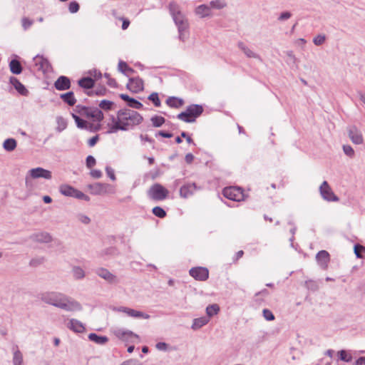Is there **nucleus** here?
Instances as JSON below:
<instances>
[{
  "mask_svg": "<svg viewBox=\"0 0 365 365\" xmlns=\"http://www.w3.org/2000/svg\"><path fill=\"white\" fill-rule=\"evenodd\" d=\"M195 13L201 18H204L210 15V7L205 4H201L195 9Z\"/></svg>",
  "mask_w": 365,
  "mask_h": 365,
  "instance_id": "nucleus-31",
  "label": "nucleus"
},
{
  "mask_svg": "<svg viewBox=\"0 0 365 365\" xmlns=\"http://www.w3.org/2000/svg\"><path fill=\"white\" fill-rule=\"evenodd\" d=\"M85 110H87V106H82V105L76 106V108L74 109L75 112L78 113L81 115H82V114Z\"/></svg>",
  "mask_w": 365,
  "mask_h": 365,
  "instance_id": "nucleus-64",
  "label": "nucleus"
},
{
  "mask_svg": "<svg viewBox=\"0 0 365 365\" xmlns=\"http://www.w3.org/2000/svg\"><path fill=\"white\" fill-rule=\"evenodd\" d=\"M161 136L163 138H172L173 134L172 133H170V132H167V131H165V130H159L158 133H156L155 134V136Z\"/></svg>",
  "mask_w": 365,
  "mask_h": 365,
  "instance_id": "nucleus-59",
  "label": "nucleus"
},
{
  "mask_svg": "<svg viewBox=\"0 0 365 365\" xmlns=\"http://www.w3.org/2000/svg\"><path fill=\"white\" fill-rule=\"evenodd\" d=\"M344 153L349 157H352L354 155V150L351 146L349 145H343Z\"/></svg>",
  "mask_w": 365,
  "mask_h": 365,
  "instance_id": "nucleus-56",
  "label": "nucleus"
},
{
  "mask_svg": "<svg viewBox=\"0 0 365 365\" xmlns=\"http://www.w3.org/2000/svg\"><path fill=\"white\" fill-rule=\"evenodd\" d=\"M68 328L76 333H83L85 331V327L80 321L71 319L67 325Z\"/></svg>",
  "mask_w": 365,
  "mask_h": 365,
  "instance_id": "nucleus-24",
  "label": "nucleus"
},
{
  "mask_svg": "<svg viewBox=\"0 0 365 365\" xmlns=\"http://www.w3.org/2000/svg\"><path fill=\"white\" fill-rule=\"evenodd\" d=\"M33 62L36 69L43 73L48 72L51 68L49 61L42 56L36 55L33 58Z\"/></svg>",
  "mask_w": 365,
  "mask_h": 365,
  "instance_id": "nucleus-11",
  "label": "nucleus"
},
{
  "mask_svg": "<svg viewBox=\"0 0 365 365\" xmlns=\"http://www.w3.org/2000/svg\"><path fill=\"white\" fill-rule=\"evenodd\" d=\"M348 135L351 142L356 145L362 144L364 138L361 130L354 125L347 127Z\"/></svg>",
  "mask_w": 365,
  "mask_h": 365,
  "instance_id": "nucleus-9",
  "label": "nucleus"
},
{
  "mask_svg": "<svg viewBox=\"0 0 365 365\" xmlns=\"http://www.w3.org/2000/svg\"><path fill=\"white\" fill-rule=\"evenodd\" d=\"M148 99L150 101L155 107H160L161 105V102L158 93H152L150 95H149Z\"/></svg>",
  "mask_w": 365,
  "mask_h": 365,
  "instance_id": "nucleus-44",
  "label": "nucleus"
},
{
  "mask_svg": "<svg viewBox=\"0 0 365 365\" xmlns=\"http://www.w3.org/2000/svg\"><path fill=\"white\" fill-rule=\"evenodd\" d=\"M29 238L34 242L40 243H48L52 241L51 235L46 232H41L32 234Z\"/></svg>",
  "mask_w": 365,
  "mask_h": 365,
  "instance_id": "nucleus-17",
  "label": "nucleus"
},
{
  "mask_svg": "<svg viewBox=\"0 0 365 365\" xmlns=\"http://www.w3.org/2000/svg\"><path fill=\"white\" fill-rule=\"evenodd\" d=\"M45 258L43 257L33 258L30 260L29 265L31 267H36L43 264Z\"/></svg>",
  "mask_w": 365,
  "mask_h": 365,
  "instance_id": "nucleus-49",
  "label": "nucleus"
},
{
  "mask_svg": "<svg viewBox=\"0 0 365 365\" xmlns=\"http://www.w3.org/2000/svg\"><path fill=\"white\" fill-rule=\"evenodd\" d=\"M105 92H106V88H97L94 91H88L87 92V94L88 96H91L92 95L93 93H95L96 95L97 96H103L105 94Z\"/></svg>",
  "mask_w": 365,
  "mask_h": 365,
  "instance_id": "nucleus-61",
  "label": "nucleus"
},
{
  "mask_svg": "<svg viewBox=\"0 0 365 365\" xmlns=\"http://www.w3.org/2000/svg\"><path fill=\"white\" fill-rule=\"evenodd\" d=\"M22 26L24 30H27L31 27V26L34 24V21L29 19V18L24 17L22 19Z\"/></svg>",
  "mask_w": 365,
  "mask_h": 365,
  "instance_id": "nucleus-55",
  "label": "nucleus"
},
{
  "mask_svg": "<svg viewBox=\"0 0 365 365\" xmlns=\"http://www.w3.org/2000/svg\"><path fill=\"white\" fill-rule=\"evenodd\" d=\"M101 129V124L98 122L97 124L94 125L93 123H88L87 127V130L90 132L95 133L98 132Z\"/></svg>",
  "mask_w": 365,
  "mask_h": 365,
  "instance_id": "nucleus-52",
  "label": "nucleus"
},
{
  "mask_svg": "<svg viewBox=\"0 0 365 365\" xmlns=\"http://www.w3.org/2000/svg\"><path fill=\"white\" fill-rule=\"evenodd\" d=\"M10 83L14 87L16 91L24 96H27L29 95V91L23 85L17 78L14 76H11L9 78Z\"/></svg>",
  "mask_w": 365,
  "mask_h": 365,
  "instance_id": "nucleus-20",
  "label": "nucleus"
},
{
  "mask_svg": "<svg viewBox=\"0 0 365 365\" xmlns=\"http://www.w3.org/2000/svg\"><path fill=\"white\" fill-rule=\"evenodd\" d=\"M90 175L92 178L98 179L102 177V172L100 170H92Z\"/></svg>",
  "mask_w": 365,
  "mask_h": 365,
  "instance_id": "nucleus-62",
  "label": "nucleus"
},
{
  "mask_svg": "<svg viewBox=\"0 0 365 365\" xmlns=\"http://www.w3.org/2000/svg\"><path fill=\"white\" fill-rule=\"evenodd\" d=\"M9 68L13 74L19 75L22 72L23 67L17 59H12L9 63Z\"/></svg>",
  "mask_w": 365,
  "mask_h": 365,
  "instance_id": "nucleus-30",
  "label": "nucleus"
},
{
  "mask_svg": "<svg viewBox=\"0 0 365 365\" xmlns=\"http://www.w3.org/2000/svg\"><path fill=\"white\" fill-rule=\"evenodd\" d=\"M197 186L195 182L182 185L180 189V195L183 198H187L193 194Z\"/></svg>",
  "mask_w": 365,
  "mask_h": 365,
  "instance_id": "nucleus-23",
  "label": "nucleus"
},
{
  "mask_svg": "<svg viewBox=\"0 0 365 365\" xmlns=\"http://www.w3.org/2000/svg\"><path fill=\"white\" fill-rule=\"evenodd\" d=\"M79 4L76 1H71L68 5V10L71 14H75L79 10Z\"/></svg>",
  "mask_w": 365,
  "mask_h": 365,
  "instance_id": "nucleus-53",
  "label": "nucleus"
},
{
  "mask_svg": "<svg viewBox=\"0 0 365 365\" xmlns=\"http://www.w3.org/2000/svg\"><path fill=\"white\" fill-rule=\"evenodd\" d=\"M23 362V356L21 351L17 349L14 352L13 364L14 365H21Z\"/></svg>",
  "mask_w": 365,
  "mask_h": 365,
  "instance_id": "nucleus-41",
  "label": "nucleus"
},
{
  "mask_svg": "<svg viewBox=\"0 0 365 365\" xmlns=\"http://www.w3.org/2000/svg\"><path fill=\"white\" fill-rule=\"evenodd\" d=\"M152 212L155 216L159 218H163L166 216L165 210L160 206L154 207L152 210Z\"/></svg>",
  "mask_w": 365,
  "mask_h": 365,
  "instance_id": "nucleus-42",
  "label": "nucleus"
},
{
  "mask_svg": "<svg viewBox=\"0 0 365 365\" xmlns=\"http://www.w3.org/2000/svg\"><path fill=\"white\" fill-rule=\"evenodd\" d=\"M113 125L110 126L107 133H115L118 130L126 131L138 125L143 120V116L137 111L128 108L119 110L117 118L111 116Z\"/></svg>",
  "mask_w": 365,
  "mask_h": 365,
  "instance_id": "nucleus-1",
  "label": "nucleus"
},
{
  "mask_svg": "<svg viewBox=\"0 0 365 365\" xmlns=\"http://www.w3.org/2000/svg\"><path fill=\"white\" fill-rule=\"evenodd\" d=\"M305 286L308 289L313 292H315L319 289L317 283L315 281L311 279L307 280L305 282Z\"/></svg>",
  "mask_w": 365,
  "mask_h": 365,
  "instance_id": "nucleus-48",
  "label": "nucleus"
},
{
  "mask_svg": "<svg viewBox=\"0 0 365 365\" xmlns=\"http://www.w3.org/2000/svg\"><path fill=\"white\" fill-rule=\"evenodd\" d=\"M118 70L123 74H126V72L129 73H135L134 69L129 67L127 63L123 61H120L118 63Z\"/></svg>",
  "mask_w": 365,
  "mask_h": 365,
  "instance_id": "nucleus-39",
  "label": "nucleus"
},
{
  "mask_svg": "<svg viewBox=\"0 0 365 365\" xmlns=\"http://www.w3.org/2000/svg\"><path fill=\"white\" fill-rule=\"evenodd\" d=\"M291 16L292 14L289 11H283L279 14L277 20L279 21H284L289 19Z\"/></svg>",
  "mask_w": 365,
  "mask_h": 365,
  "instance_id": "nucleus-57",
  "label": "nucleus"
},
{
  "mask_svg": "<svg viewBox=\"0 0 365 365\" xmlns=\"http://www.w3.org/2000/svg\"><path fill=\"white\" fill-rule=\"evenodd\" d=\"M56 123H57V127H56V130L58 133L62 132L67 128V125H68L67 120L62 116H58L56 118Z\"/></svg>",
  "mask_w": 365,
  "mask_h": 365,
  "instance_id": "nucleus-37",
  "label": "nucleus"
},
{
  "mask_svg": "<svg viewBox=\"0 0 365 365\" xmlns=\"http://www.w3.org/2000/svg\"><path fill=\"white\" fill-rule=\"evenodd\" d=\"M113 102L108 100H102L99 103V107L105 110H110L112 109Z\"/></svg>",
  "mask_w": 365,
  "mask_h": 365,
  "instance_id": "nucleus-45",
  "label": "nucleus"
},
{
  "mask_svg": "<svg viewBox=\"0 0 365 365\" xmlns=\"http://www.w3.org/2000/svg\"><path fill=\"white\" fill-rule=\"evenodd\" d=\"M120 365H141V363L137 359H130L124 361Z\"/></svg>",
  "mask_w": 365,
  "mask_h": 365,
  "instance_id": "nucleus-58",
  "label": "nucleus"
},
{
  "mask_svg": "<svg viewBox=\"0 0 365 365\" xmlns=\"http://www.w3.org/2000/svg\"><path fill=\"white\" fill-rule=\"evenodd\" d=\"M262 314L264 318L267 321H273L274 319V315L268 309H264L262 310Z\"/></svg>",
  "mask_w": 365,
  "mask_h": 365,
  "instance_id": "nucleus-51",
  "label": "nucleus"
},
{
  "mask_svg": "<svg viewBox=\"0 0 365 365\" xmlns=\"http://www.w3.org/2000/svg\"><path fill=\"white\" fill-rule=\"evenodd\" d=\"M119 96L123 101H125L127 105L130 108L141 109L143 107V105L140 101L130 97L128 94L121 93Z\"/></svg>",
  "mask_w": 365,
  "mask_h": 365,
  "instance_id": "nucleus-21",
  "label": "nucleus"
},
{
  "mask_svg": "<svg viewBox=\"0 0 365 365\" xmlns=\"http://www.w3.org/2000/svg\"><path fill=\"white\" fill-rule=\"evenodd\" d=\"M189 274L195 279L198 281H205L209 277V271L204 267H192L190 269Z\"/></svg>",
  "mask_w": 365,
  "mask_h": 365,
  "instance_id": "nucleus-10",
  "label": "nucleus"
},
{
  "mask_svg": "<svg viewBox=\"0 0 365 365\" xmlns=\"http://www.w3.org/2000/svg\"><path fill=\"white\" fill-rule=\"evenodd\" d=\"M203 111L204 108L202 105L191 104L187 107L185 111L180 113L177 118L185 123H194Z\"/></svg>",
  "mask_w": 365,
  "mask_h": 365,
  "instance_id": "nucleus-4",
  "label": "nucleus"
},
{
  "mask_svg": "<svg viewBox=\"0 0 365 365\" xmlns=\"http://www.w3.org/2000/svg\"><path fill=\"white\" fill-rule=\"evenodd\" d=\"M91 194L100 195L106 193H111L113 191V187L107 183L96 182L88 185Z\"/></svg>",
  "mask_w": 365,
  "mask_h": 365,
  "instance_id": "nucleus-7",
  "label": "nucleus"
},
{
  "mask_svg": "<svg viewBox=\"0 0 365 365\" xmlns=\"http://www.w3.org/2000/svg\"><path fill=\"white\" fill-rule=\"evenodd\" d=\"M169 12L178 27L179 39L185 41L188 38L189 23L184 14L180 11L179 6L175 2H170L168 6Z\"/></svg>",
  "mask_w": 365,
  "mask_h": 365,
  "instance_id": "nucleus-3",
  "label": "nucleus"
},
{
  "mask_svg": "<svg viewBox=\"0 0 365 365\" xmlns=\"http://www.w3.org/2000/svg\"><path fill=\"white\" fill-rule=\"evenodd\" d=\"M166 104L170 108H179L183 106L184 101L178 97L170 96L167 98Z\"/></svg>",
  "mask_w": 365,
  "mask_h": 365,
  "instance_id": "nucleus-25",
  "label": "nucleus"
},
{
  "mask_svg": "<svg viewBox=\"0 0 365 365\" xmlns=\"http://www.w3.org/2000/svg\"><path fill=\"white\" fill-rule=\"evenodd\" d=\"M237 45H238L239 48L243 51V53L246 55L247 57L261 60L260 56L257 53L252 51L243 42L240 41V42H238Z\"/></svg>",
  "mask_w": 365,
  "mask_h": 365,
  "instance_id": "nucleus-27",
  "label": "nucleus"
},
{
  "mask_svg": "<svg viewBox=\"0 0 365 365\" xmlns=\"http://www.w3.org/2000/svg\"><path fill=\"white\" fill-rule=\"evenodd\" d=\"M316 260L322 269H326L330 261V255L326 250H321L316 255Z\"/></svg>",
  "mask_w": 365,
  "mask_h": 365,
  "instance_id": "nucleus-14",
  "label": "nucleus"
},
{
  "mask_svg": "<svg viewBox=\"0 0 365 365\" xmlns=\"http://www.w3.org/2000/svg\"><path fill=\"white\" fill-rule=\"evenodd\" d=\"M90 118H92L95 121L101 122L103 120L104 115L101 109L91 107Z\"/></svg>",
  "mask_w": 365,
  "mask_h": 365,
  "instance_id": "nucleus-32",
  "label": "nucleus"
},
{
  "mask_svg": "<svg viewBox=\"0 0 365 365\" xmlns=\"http://www.w3.org/2000/svg\"><path fill=\"white\" fill-rule=\"evenodd\" d=\"M72 118L74 119L76 126L80 129H87L88 122L81 118H80L78 115L75 113H71Z\"/></svg>",
  "mask_w": 365,
  "mask_h": 365,
  "instance_id": "nucleus-35",
  "label": "nucleus"
},
{
  "mask_svg": "<svg viewBox=\"0 0 365 365\" xmlns=\"http://www.w3.org/2000/svg\"><path fill=\"white\" fill-rule=\"evenodd\" d=\"M119 312H122L123 313L127 314L129 317H132L134 318H143L145 319H148L150 318V316L145 312L137 311L131 308L125 307H120L118 308Z\"/></svg>",
  "mask_w": 365,
  "mask_h": 365,
  "instance_id": "nucleus-15",
  "label": "nucleus"
},
{
  "mask_svg": "<svg viewBox=\"0 0 365 365\" xmlns=\"http://www.w3.org/2000/svg\"><path fill=\"white\" fill-rule=\"evenodd\" d=\"M319 192L322 198L329 202H336L339 197L333 192L327 181H324L319 187Z\"/></svg>",
  "mask_w": 365,
  "mask_h": 365,
  "instance_id": "nucleus-8",
  "label": "nucleus"
},
{
  "mask_svg": "<svg viewBox=\"0 0 365 365\" xmlns=\"http://www.w3.org/2000/svg\"><path fill=\"white\" fill-rule=\"evenodd\" d=\"M29 173L30 177L34 179L41 178L46 180H49L52 177L51 171L41 167L32 168L29 171Z\"/></svg>",
  "mask_w": 365,
  "mask_h": 365,
  "instance_id": "nucleus-12",
  "label": "nucleus"
},
{
  "mask_svg": "<svg viewBox=\"0 0 365 365\" xmlns=\"http://www.w3.org/2000/svg\"><path fill=\"white\" fill-rule=\"evenodd\" d=\"M209 322V318L207 317H202L200 318L195 319L193 320L192 324V329H198L207 324Z\"/></svg>",
  "mask_w": 365,
  "mask_h": 365,
  "instance_id": "nucleus-33",
  "label": "nucleus"
},
{
  "mask_svg": "<svg viewBox=\"0 0 365 365\" xmlns=\"http://www.w3.org/2000/svg\"><path fill=\"white\" fill-rule=\"evenodd\" d=\"M99 140V135H96L88 140V145L89 147H93Z\"/></svg>",
  "mask_w": 365,
  "mask_h": 365,
  "instance_id": "nucleus-63",
  "label": "nucleus"
},
{
  "mask_svg": "<svg viewBox=\"0 0 365 365\" xmlns=\"http://www.w3.org/2000/svg\"><path fill=\"white\" fill-rule=\"evenodd\" d=\"M220 311V307L217 304H210L206 308V313L209 317L216 315Z\"/></svg>",
  "mask_w": 365,
  "mask_h": 365,
  "instance_id": "nucleus-38",
  "label": "nucleus"
},
{
  "mask_svg": "<svg viewBox=\"0 0 365 365\" xmlns=\"http://www.w3.org/2000/svg\"><path fill=\"white\" fill-rule=\"evenodd\" d=\"M80 87L85 89H91L95 85V81L91 77H83L78 81Z\"/></svg>",
  "mask_w": 365,
  "mask_h": 365,
  "instance_id": "nucleus-28",
  "label": "nucleus"
},
{
  "mask_svg": "<svg viewBox=\"0 0 365 365\" xmlns=\"http://www.w3.org/2000/svg\"><path fill=\"white\" fill-rule=\"evenodd\" d=\"M339 358L340 360L345 362H350L352 360V356L348 354L346 351L341 350L338 352Z\"/></svg>",
  "mask_w": 365,
  "mask_h": 365,
  "instance_id": "nucleus-46",
  "label": "nucleus"
},
{
  "mask_svg": "<svg viewBox=\"0 0 365 365\" xmlns=\"http://www.w3.org/2000/svg\"><path fill=\"white\" fill-rule=\"evenodd\" d=\"M106 174L112 180H115V173H114V170L113 168H111L109 166H106Z\"/></svg>",
  "mask_w": 365,
  "mask_h": 365,
  "instance_id": "nucleus-60",
  "label": "nucleus"
},
{
  "mask_svg": "<svg viewBox=\"0 0 365 365\" xmlns=\"http://www.w3.org/2000/svg\"><path fill=\"white\" fill-rule=\"evenodd\" d=\"M226 6L224 0H213L210 2V7L217 9H221Z\"/></svg>",
  "mask_w": 365,
  "mask_h": 365,
  "instance_id": "nucleus-43",
  "label": "nucleus"
},
{
  "mask_svg": "<svg viewBox=\"0 0 365 365\" xmlns=\"http://www.w3.org/2000/svg\"><path fill=\"white\" fill-rule=\"evenodd\" d=\"M126 88L133 93H138L144 89L143 81L139 78H130Z\"/></svg>",
  "mask_w": 365,
  "mask_h": 365,
  "instance_id": "nucleus-13",
  "label": "nucleus"
},
{
  "mask_svg": "<svg viewBox=\"0 0 365 365\" xmlns=\"http://www.w3.org/2000/svg\"><path fill=\"white\" fill-rule=\"evenodd\" d=\"M96 163V160L93 155H88L86 159V165L88 168H93Z\"/></svg>",
  "mask_w": 365,
  "mask_h": 365,
  "instance_id": "nucleus-54",
  "label": "nucleus"
},
{
  "mask_svg": "<svg viewBox=\"0 0 365 365\" xmlns=\"http://www.w3.org/2000/svg\"><path fill=\"white\" fill-rule=\"evenodd\" d=\"M168 190L160 183H155L147 191L148 197L155 201H162L167 198Z\"/></svg>",
  "mask_w": 365,
  "mask_h": 365,
  "instance_id": "nucleus-5",
  "label": "nucleus"
},
{
  "mask_svg": "<svg viewBox=\"0 0 365 365\" xmlns=\"http://www.w3.org/2000/svg\"><path fill=\"white\" fill-rule=\"evenodd\" d=\"M354 250L357 258H362L361 252H365V247L360 244H356L354 247Z\"/></svg>",
  "mask_w": 365,
  "mask_h": 365,
  "instance_id": "nucleus-47",
  "label": "nucleus"
},
{
  "mask_svg": "<svg viewBox=\"0 0 365 365\" xmlns=\"http://www.w3.org/2000/svg\"><path fill=\"white\" fill-rule=\"evenodd\" d=\"M71 83L68 77L60 76L54 83V87L58 91H66L71 88Z\"/></svg>",
  "mask_w": 365,
  "mask_h": 365,
  "instance_id": "nucleus-16",
  "label": "nucleus"
},
{
  "mask_svg": "<svg viewBox=\"0 0 365 365\" xmlns=\"http://www.w3.org/2000/svg\"><path fill=\"white\" fill-rule=\"evenodd\" d=\"M115 335L120 339L123 341H130L133 338L138 339L139 336L130 330L119 329L115 331Z\"/></svg>",
  "mask_w": 365,
  "mask_h": 365,
  "instance_id": "nucleus-19",
  "label": "nucleus"
},
{
  "mask_svg": "<svg viewBox=\"0 0 365 365\" xmlns=\"http://www.w3.org/2000/svg\"><path fill=\"white\" fill-rule=\"evenodd\" d=\"M222 195L227 199L235 202H240L245 198L243 190L239 187H226L222 190Z\"/></svg>",
  "mask_w": 365,
  "mask_h": 365,
  "instance_id": "nucleus-6",
  "label": "nucleus"
},
{
  "mask_svg": "<svg viewBox=\"0 0 365 365\" xmlns=\"http://www.w3.org/2000/svg\"><path fill=\"white\" fill-rule=\"evenodd\" d=\"M96 273L101 278L104 279L109 283H117V277L110 271L105 268H98L96 270Z\"/></svg>",
  "mask_w": 365,
  "mask_h": 365,
  "instance_id": "nucleus-18",
  "label": "nucleus"
},
{
  "mask_svg": "<svg viewBox=\"0 0 365 365\" xmlns=\"http://www.w3.org/2000/svg\"><path fill=\"white\" fill-rule=\"evenodd\" d=\"M60 98L70 106H73L76 103V99L73 91L61 93L60 95Z\"/></svg>",
  "mask_w": 365,
  "mask_h": 365,
  "instance_id": "nucleus-26",
  "label": "nucleus"
},
{
  "mask_svg": "<svg viewBox=\"0 0 365 365\" xmlns=\"http://www.w3.org/2000/svg\"><path fill=\"white\" fill-rule=\"evenodd\" d=\"M59 191L65 196L76 198L79 190L69 185L64 184L59 187Z\"/></svg>",
  "mask_w": 365,
  "mask_h": 365,
  "instance_id": "nucleus-22",
  "label": "nucleus"
},
{
  "mask_svg": "<svg viewBox=\"0 0 365 365\" xmlns=\"http://www.w3.org/2000/svg\"><path fill=\"white\" fill-rule=\"evenodd\" d=\"M150 120L153 125L155 128L161 127L165 122V119L163 117L159 115H154L151 117Z\"/></svg>",
  "mask_w": 365,
  "mask_h": 365,
  "instance_id": "nucleus-40",
  "label": "nucleus"
},
{
  "mask_svg": "<svg viewBox=\"0 0 365 365\" xmlns=\"http://www.w3.org/2000/svg\"><path fill=\"white\" fill-rule=\"evenodd\" d=\"M40 299L48 304H51L67 312L81 311L82 309V306L79 302L71 299L61 292H44L40 294Z\"/></svg>",
  "mask_w": 365,
  "mask_h": 365,
  "instance_id": "nucleus-2",
  "label": "nucleus"
},
{
  "mask_svg": "<svg viewBox=\"0 0 365 365\" xmlns=\"http://www.w3.org/2000/svg\"><path fill=\"white\" fill-rule=\"evenodd\" d=\"M88 338L90 341L100 345L106 344L109 340L106 336H100L96 333H90Z\"/></svg>",
  "mask_w": 365,
  "mask_h": 365,
  "instance_id": "nucleus-29",
  "label": "nucleus"
},
{
  "mask_svg": "<svg viewBox=\"0 0 365 365\" xmlns=\"http://www.w3.org/2000/svg\"><path fill=\"white\" fill-rule=\"evenodd\" d=\"M73 277L75 279H82L85 277L84 270L79 266H74L72 268Z\"/></svg>",
  "mask_w": 365,
  "mask_h": 365,
  "instance_id": "nucleus-36",
  "label": "nucleus"
},
{
  "mask_svg": "<svg viewBox=\"0 0 365 365\" xmlns=\"http://www.w3.org/2000/svg\"><path fill=\"white\" fill-rule=\"evenodd\" d=\"M17 143L14 138H7L3 143V148L5 150L11 152L16 148Z\"/></svg>",
  "mask_w": 365,
  "mask_h": 365,
  "instance_id": "nucleus-34",
  "label": "nucleus"
},
{
  "mask_svg": "<svg viewBox=\"0 0 365 365\" xmlns=\"http://www.w3.org/2000/svg\"><path fill=\"white\" fill-rule=\"evenodd\" d=\"M326 40V36L324 34H319L316 36L313 39V43L316 46H321L322 45Z\"/></svg>",
  "mask_w": 365,
  "mask_h": 365,
  "instance_id": "nucleus-50",
  "label": "nucleus"
}]
</instances>
